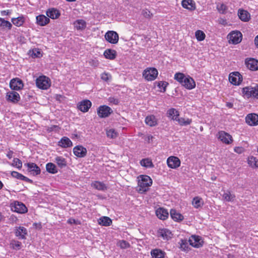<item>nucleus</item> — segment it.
<instances>
[{"instance_id":"obj_1","label":"nucleus","mask_w":258,"mask_h":258,"mask_svg":"<svg viewBox=\"0 0 258 258\" xmlns=\"http://www.w3.org/2000/svg\"><path fill=\"white\" fill-rule=\"evenodd\" d=\"M138 189L140 194H144L147 192L152 185L153 181L151 178L147 175H141L138 177Z\"/></svg>"},{"instance_id":"obj_2","label":"nucleus","mask_w":258,"mask_h":258,"mask_svg":"<svg viewBox=\"0 0 258 258\" xmlns=\"http://www.w3.org/2000/svg\"><path fill=\"white\" fill-rule=\"evenodd\" d=\"M241 95L246 99H258V84L244 87L241 89Z\"/></svg>"},{"instance_id":"obj_3","label":"nucleus","mask_w":258,"mask_h":258,"mask_svg":"<svg viewBox=\"0 0 258 258\" xmlns=\"http://www.w3.org/2000/svg\"><path fill=\"white\" fill-rule=\"evenodd\" d=\"M143 77L147 81L155 80L158 75V70L155 68H147L143 72Z\"/></svg>"},{"instance_id":"obj_4","label":"nucleus","mask_w":258,"mask_h":258,"mask_svg":"<svg viewBox=\"0 0 258 258\" xmlns=\"http://www.w3.org/2000/svg\"><path fill=\"white\" fill-rule=\"evenodd\" d=\"M37 87L42 90H47L51 86L50 79L45 76H40L36 80Z\"/></svg>"},{"instance_id":"obj_5","label":"nucleus","mask_w":258,"mask_h":258,"mask_svg":"<svg viewBox=\"0 0 258 258\" xmlns=\"http://www.w3.org/2000/svg\"><path fill=\"white\" fill-rule=\"evenodd\" d=\"M227 39L230 44H237L241 42L242 34L238 30L232 31L228 34Z\"/></svg>"},{"instance_id":"obj_6","label":"nucleus","mask_w":258,"mask_h":258,"mask_svg":"<svg viewBox=\"0 0 258 258\" xmlns=\"http://www.w3.org/2000/svg\"><path fill=\"white\" fill-rule=\"evenodd\" d=\"M216 137L218 140L227 145H230L233 142L232 136L223 131H219Z\"/></svg>"},{"instance_id":"obj_7","label":"nucleus","mask_w":258,"mask_h":258,"mask_svg":"<svg viewBox=\"0 0 258 258\" xmlns=\"http://www.w3.org/2000/svg\"><path fill=\"white\" fill-rule=\"evenodd\" d=\"M228 79L230 83L235 86H239L243 81L242 76L238 72L230 73Z\"/></svg>"},{"instance_id":"obj_8","label":"nucleus","mask_w":258,"mask_h":258,"mask_svg":"<svg viewBox=\"0 0 258 258\" xmlns=\"http://www.w3.org/2000/svg\"><path fill=\"white\" fill-rule=\"evenodd\" d=\"M12 211L20 214H24L27 212L28 209L26 206L22 202L15 201L11 205Z\"/></svg>"},{"instance_id":"obj_9","label":"nucleus","mask_w":258,"mask_h":258,"mask_svg":"<svg viewBox=\"0 0 258 258\" xmlns=\"http://www.w3.org/2000/svg\"><path fill=\"white\" fill-rule=\"evenodd\" d=\"M113 112L112 109L105 105L100 106L97 110V113L100 118H106Z\"/></svg>"},{"instance_id":"obj_10","label":"nucleus","mask_w":258,"mask_h":258,"mask_svg":"<svg viewBox=\"0 0 258 258\" xmlns=\"http://www.w3.org/2000/svg\"><path fill=\"white\" fill-rule=\"evenodd\" d=\"M105 40L112 44H116L119 40V35L117 32L114 31H108L105 34Z\"/></svg>"},{"instance_id":"obj_11","label":"nucleus","mask_w":258,"mask_h":258,"mask_svg":"<svg viewBox=\"0 0 258 258\" xmlns=\"http://www.w3.org/2000/svg\"><path fill=\"white\" fill-rule=\"evenodd\" d=\"M167 164L168 167L171 169H177L181 165V161L176 156H170L167 159Z\"/></svg>"},{"instance_id":"obj_12","label":"nucleus","mask_w":258,"mask_h":258,"mask_svg":"<svg viewBox=\"0 0 258 258\" xmlns=\"http://www.w3.org/2000/svg\"><path fill=\"white\" fill-rule=\"evenodd\" d=\"M6 99L9 102L17 104L20 100L21 97L19 94L17 92L9 91L6 93Z\"/></svg>"},{"instance_id":"obj_13","label":"nucleus","mask_w":258,"mask_h":258,"mask_svg":"<svg viewBox=\"0 0 258 258\" xmlns=\"http://www.w3.org/2000/svg\"><path fill=\"white\" fill-rule=\"evenodd\" d=\"M92 102L88 99H84L79 102L77 105V108L81 111L85 113L89 111L92 106Z\"/></svg>"},{"instance_id":"obj_14","label":"nucleus","mask_w":258,"mask_h":258,"mask_svg":"<svg viewBox=\"0 0 258 258\" xmlns=\"http://www.w3.org/2000/svg\"><path fill=\"white\" fill-rule=\"evenodd\" d=\"M245 64L247 68L251 71L258 70V60L253 58H246L245 59Z\"/></svg>"},{"instance_id":"obj_15","label":"nucleus","mask_w":258,"mask_h":258,"mask_svg":"<svg viewBox=\"0 0 258 258\" xmlns=\"http://www.w3.org/2000/svg\"><path fill=\"white\" fill-rule=\"evenodd\" d=\"M23 87V83L19 78H14L10 81V87L13 90L19 91L22 89Z\"/></svg>"},{"instance_id":"obj_16","label":"nucleus","mask_w":258,"mask_h":258,"mask_svg":"<svg viewBox=\"0 0 258 258\" xmlns=\"http://www.w3.org/2000/svg\"><path fill=\"white\" fill-rule=\"evenodd\" d=\"M245 122L250 126L258 125V114L254 113L248 114L245 118Z\"/></svg>"},{"instance_id":"obj_17","label":"nucleus","mask_w":258,"mask_h":258,"mask_svg":"<svg viewBox=\"0 0 258 258\" xmlns=\"http://www.w3.org/2000/svg\"><path fill=\"white\" fill-rule=\"evenodd\" d=\"M172 233L170 230L166 228L159 229L157 231V236L164 240H168L172 237Z\"/></svg>"},{"instance_id":"obj_18","label":"nucleus","mask_w":258,"mask_h":258,"mask_svg":"<svg viewBox=\"0 0 258 258\" xmlns=\"http://www.w3.org/2000/svg\"><path fill=\"white\" fill-rule=\"evenodd\" d=\"M27 167V170L33 175H37L40 174L41 170L36 164L32 162H29L25 164Z\"/></svg>"},{"instance_id":"obj_19","label":"nucleus","mask_w":258,"mask_h":258,"mask_svg":"<svg viewBox=\"0 0 258 258\" xmlns=\"http://www.w3.org/2000/svg\"><path fill=\"white\" fill-rule=\"evenodd\" d=\"M181 85L188 90H191L196 87V84L195 80L189 75L186 76Z\"/></svg>"},{"instance_id":"obj_20","label":"nucleus","mask_w":258,"mask_h":258,"mask_svg":"<svg viewBox=\"0 0 258 258\" xmlns=\"http://www.w3.org/2000/svg\"><path fill=\"white\" fill-rule=\"evenodd\" d=\"M74 155L79 158H83L87 155V150L82 145H78L73 148Z\"/></svg>"},{"instance_id":"obj_21","label":"nucleus","mask_w":258,"mask_h":258,"mask_svg":"<svg viewBox=\"0 0 258 258\" xmlns=\"http://www.w3.org/2000/svg\"><path fill=\"white\" fill-rule=\"evenodd\" d=\"M46 15L49 19H57L61 14L60 11L56 8H50L46 10Z\"/></svg>"},{"instance_id":"obj_22","label":"nucleus","mask_w":258,"mask_h":258,"mask_svg":"<svg viewBox=\"0 0 258 258\" xmlns=\"http://www.w3.org/2000/svg\"><path fill=\"white\" fill-rule=\"evenodd\" d=\"M156 216L161 220H165L169 217L168 210L163 207H159L156 210Z\"/></svg>"},{"instance_id":"obj_23","label":"nucleus","mask_w":258,"mask_h":258,"mask_svg":"<svg viewBox=\"0 0 258 258\" xmlns=\"http://www.w3.org/2000/svg\"><path fill=\"white\" fill-rule=\"evenodd\" d=\"M189 244L193 247L199 248L202 246L203 241L199 236L192 235L188 240Z\"/></svg>"},{"instance_id":"obj_24","label":"nucleus","mask_w":258,"mask_h":258,"mask_svg":"<svg viewBox=\"0 0 258 258\" xmlns=\"http://www.w3.org/2000/svg\"><path fill=\"white\" fill-rule=\"evenodd\" d=\"M50 19L48 17L43 14H40L36 17V23L40 26H45L50 23Z\"/></svg>"},{"instance_id":"obj_25","label":"nucleus","mask_w":258,"mask_h":258,"mask_svg":"<svg viewBox=\"0 0 258 258\" xmlns=\"http://www.w3.org/2000/svg\"><path fill=\"white\" fill-rule=\"evenodd\" d=\"M182 7L189 11H194L196 9V4L194 0H182Z\"/></svg>"},{"instance_id":"obj_26","label":"nucleus","mask_w":258,"mask_h":258,"mask_svg":"<svg viewBox=\"0 0 258 258\" xmlns=\"http://www.w3.org/2000/svg\"><path fill=\"white\" fill-rule=\"evenodd\" d=\"M239 18L243 22H248L250 19V13L246 10L240 9L238 10Z\"/></svg>"},{"instance_id":"obj_27","label":"nucleus","mask_w":258,"mask_h":258,"mask_svg":"<svg viewBox=\"0 0 258 258\" xmlns=\"http://www.w3.org/2000/svg\"><path fill=\"white\" fill-rule=\"evenodd\" d=\"M27 234V230L26 228L19 226L16 228L15 235L19 239H25L26 236Z\"/></svg>"},{"instance_id":"obj_28","label":"nucleus","mask_w":258,"mask_h":258,"mask_svg":"<svg viewBox=\"0 0 258 258\" xmlns=\"http://www.w3.org/2000/svg\"><path fill=\"white\" fill-rule=\"evenodd\" d=\"M170 216L173 221L180 222L184 219V216L174 209L170 211Z\"/></svg>"},{"instance_id":"obj_29","label":"nucleus","mask_w":258,"mask_h":258,"mask_svg":"<svg viewBox=\"0 0 258 258\" xmlns=\"http://www.w3.org/2000/svg\"><path fill=\"white\" fill-rule=\"evenodd\" d=\"M167 116L171 119L176 121L179 116V112L174 108H171L167 110Z\"/></svg>"},{"instance_id":"obj_30","label":"nucleus","mask_w":258,"mask_h":258,"mask_svg":"<svg viewBox=\"0 0 258 258\" xmlns=\"http://www.w3.org/2000/svg\"><path fill=\"white\" fill-rule=\"evenodd\" d=\"M58 145L62 148H67L72 147L73 143L69 138L63 137L58 142Z\"/></svg>"},{"instance_id":"obj_31","label":"nucleus","mask_w":258,"mask_h":258,"mask_svg":"<svg viewBox=\"0 0 258 258\" xmlns=\"http://www.w3.org/2000/svg\"><path fill=\"white\" fill-rule=\"evenodd\" d=\"M145 121L150 126H154L158 124V120L154 115H148L146 117Z\"/></svg>"},{"instance_id":"obj_32","label":"nucleus","mask_w":258,"mask_h":258,"mask_svg":"<svg viewBox=\"0 0 258 258\" xmlns=\"http://www.w3.org/2000/svg\"><path fill=\"white\" fill-rule=\"evenodd\" d=\"M103 55L106 58L113 60L116 58L117 53L114 49H107L104 51Z\"/></svg>"},{"instance_id":"obj_33","label":"nucleus","mask_w":258,"mask_h":258,"mask_svg":"<svg viewBox=\"0 0 258 258\" xmlns=\"http://www.w3.org/2000/svg\"><path fill=\"white\" fill-rule=\"evenodd\" d=\"M151 255L154 258H164L166 253L160 249L155 248L151 250Z\"/></svg>"},{"instance_id":"obj_34","label":"nucleus","mask_w":258,"mask_h":258,"mask_svg":"<svg viewBox=\"0 0 258 258\" xmlns=\"http://www.w3.org/2000/svg\"><path fill=\"white\" fill-rule=\"evenodd\" d=\"M98 224L103 226H109L112 224V222L109 217L103 216L98 220Z\"/></svg>"},{"instance_id":"obj_35","label":"nucleus","mask_w":258,"mask_h":258,"mask_svg":"<svg viewBox=\"0 0 258 258\" xmlns=\"http://www.w3.org/2000/svg\"><path fill=\"white\" fill-rule=\"evenodd\" d=\"M204 204L203 200L200 197H196L192 199V205L196 209L201 208L204 205Z\"/></svg>"},{"instance_id":"obj_36","label":"nucleus","mask_w":258,"mask_h":258,"mask_svg":"<svg viewBox=\"0 0 258 258\" xmlns=\"http://www.w3.org/2000/svg\"><path fill=\"white\" fill-rule=\"evenodd\" d=\"M54 161L58 167L60 168H64L67 165L66 159L62 156H56L55 158Z\"/></svg>"},{"instance_id":"obj_37","label":"nucleus","mask_w":258,"mask_h":258,"mask_svg":"<svg viewBox=\"0 0 258 258\" xmlns=\"http://www.w3.org/2000/svg\"><path fill=\"white\" fill-rule=\"evenodd\" d=\"M11 21L15 26L20 27L25 23V19L23 16L21 15L17 18H12Z\"/></svg>"},{"instance_id":"obj_38","label":"nucleus","mask_w":258,"mask_h":258,"mask_svg":"<svg viewBox=\"0 0 258 258\" xmlns=\"http://www.w3.org/2000/svg\"><path fill=\"white\" fill-rule=\"evenodd\" d=\"M11 175L12 177L16 178L17 179H20L21 180H23V181H27V182H31L32 181V180L30 179L26 176H25L21 173H20L17 171H12L11 173Z\"/></svg>"},{"instance_id":"obj_39","label":"nucleus","mask_w":258,"mask_h":258,"mask_svg":"<svg viewBox=\"0 0 258 258\" xmlns=\"http://www.w3.org/2000/svg\"><path fill=\"white\" fill-rule=\"evenodd\" d=\"M74 25L77 30H83L86 27V23L84 20L80 19L76 20Z\"/></svg>"},{"instance_id":"obj_40","label":"nucleus","mask_w":258,"mask_h":258,"mask_svg":"<svg viewBox=\"0 0 258 258\" xmlns=\"http://www.w3.org/2000/svg\"><path fill=\"white\" fill-rule=\"evenodd\" d=\"M140 163L141 166L146 168H153L154 165L150 158H147L142 159Z\"/></svg>"},{"instance_id":"obj_41","label":"nucleus","mask_w":258,"mask_h":258,"mask_svg":"<svg viewBox=\"0 0 258 258\" xmlns=\"http://www.w3.org/2000/svg\"><path fill=\"white\" fill-rule=\"evenodd\" d=\"M46 170L49 173L56 174L58 172V169L56 165L52 163L49 162L46 164Z\"/></svg>"},{"instance_id":"obj_42","label":"nucleus","mask_w":258,"mask_h":258,"mask_svg":"<svg viewBox=\"0 0 258 258\" xmlns=\"http://www.w3.org/2000/svg\"><path fill=\"white\" fill-rule=\"evenodd\" d=\"M91 186L99 190H105L107 189V187L104 183L98 181H95L92 183Z\"/></svg>"},{"instance_id":"obj_43","label":"nucleus","mask_w":258,"mask_h":258,"mask_svg":"<svg viewBox=\"0 0 258 258\" xmlns=\"http://www.w3.org/2000/svg\"><path fill=\"white\" fill-rule=\"evenodd\" d=\"M247 162L248 165L253 168H258V159L253 156H250L248 158Z\"/></svg>"},{"instance_id":"obj_44","label":"nucleus","mask_w":258,"mask_h":258,"mask_svg":"<svg viewBox=\"0 0 258 258\" xmlns=\"http://www.w3.org/2000/svg\"><path fill=\"white\" fill-rule=\"evenodd\" d=\"M106 134L109 139H115L118 136V133L113 128L106 129Z\"/></svg>"},{"instance_id":"obj_45","label":"nucleus","mask_w":258,"mask_h":258,"mask_svg":"<svg viewBox=\"0 0 258 258\" xmlns=\"http://www.w3.org/2000/svg\"><path fill=\"white\" fill-rule=\"evenodd\" d=\"M176 121L181 126H185L190 124L192 122V119L188 118L178 117Z\"/></svg>"},{"instance_id":"obj_46","label":"nucleus","mask_w":258,"mask_h":258,"mask_svg":"<svg viewBox=\"0 0 258 258\" xmlns=\"http://www.w3.org/2000/svg\"><path fill=\"white\" fill-rule=\"evenodd\" d=\"M216 8L218 12L221 14H225L228 10L227 6L223 3L218 4Z\"/></svg>"},{"instance_id":"obj_47","label":"nucleus","mask_w":258,"mask_h":258,"mask_svg":"<svg viewBox=\"0 0 258 258\" xmlns=\"http://www.w3.org/2000/svg\"><path fill=\"white\" fill-rule=\"evenodd\" d=\"M0 27L7 28L11 30L12 28V24L8 21L5 20L4 18H0Z\"/></svg>"},{"instance_id":"obj_48","label":"nucleus","mask_w":258,"mask_h":258,"mask_svg":"<svg viewBox=\"0 0 258 258\" xmlns=\"http://www.w3.org/2000/svg\"><path fill=\"white\" fill-rule=\"evenodd\" d=\"M186 77L183 73L178 72L175 74L174 79L181 85Z\"/></svg>"},{"instance_id":"obj_49","label":"nucleus","mask_w":258,"mask_h":258,"mask_svg":"<svg viewBox=\"0 0 258 258\" xmlns=\"http://www.w3.org/2000/svg\"><path fill=\"white\" fill-rule=\"evenodd\" d=\"M195 36L197 40L199 41H203L206 38V35L205 33L200 30H198L196 31Z\"/></svg>"},{"instance_id":"obj_50","label":"nucleus","mask_w":258,"mask_h":258,"mask_svg":"<svg viewBox=\"0 0 258 258\" xmlns=\"http://www.w3.org/2000/svg\"><path fill=\"white\" fill-rule=\"evenodd\" d=\"M117 246H119L121 249H125L129 248L131 246L130 243L124 240H119L116 244Z\"/></svg>"},{"instance_id":"obj_51","label":"nucleus","mask_w":258,"mask_h":258,"mask_svg":"<svg viewBox=\"0 0 258 258\" xmlns=\"http://www.w3.org/2000/svg\"><path fill=\"white\" fill-rule=\"evenodd\" d=\"M22 243L21 242L13 240L10 242V247L13 249L19 250L21 248Z\"/></svg>"},{"instance_id":"obj_52","label":"nucleus","mask_w":258,"mask_h":258,"mask_svg":"<svg viewBox=\"0 0 258 258\" xmlns=\"http://www.w3.org/2000/svg\"><path fill=\"white\" fill-rule=\"evenodd\" d=\"M222 197L224 200L227 202L233 201L235 197V196L234 195L231 194L230 191L229 190L225 192Z\"/></svg>"},{"instance_id":"obj_53","label":"nucleus","mask_w":258,"mask_h":258,"mask_svg":"<svg viewBox=\"0 0 258 258\" xmlns=\"http://www.w3.org/2000/svg\"><path fill=\"white\" fill-rule=\"evenodd\" d=\"M169 85L168 83L166 81H159L158 83L157 86L161 89V92H165L166 90V87Z\"/></svg>"},{"instance_id":"obj_54","label":"nucleus","mask_w":258,"mask_h":258,"mask_svg":"<svg viewBox=\"0 0 258 258\" xmlns=\"http://www.w3.org/2000/svg\"><path fill=\"white\" fill-rule=\"evenodd\" d=\"M11 165L18 168L19 169H21L22 167V162L19 159L15 158L13 159Z\"/></svg>"},{"instance_id":"obj_55","label":"nucleus","mask_w":258,"mask_h":258,"mask_svg":"<svg viewBox=\"0 0 258 258\" xmlns=\"http://www.w3.org/2000/svg\"><path fill=\"white\" fill-rule=\"evenodd\" d=\"M31 56L33 57H40L42 56L41 51L39 48H34L32 50Z\"/></svg>"},{"instance_id":"obj_56","label":"nucleus","mask_w":258,"mask_h":258,"mask_svg":"<svg viewBox=\"0 0 258 258\" xmlns=\"http://www.w3.org/2000/svg\"><path fill=\"white\" fill-rule=\"evenodd\" d=\"M142 14L145 18L147 19H151L153 16V14L151 13L150 11L147 9L143 10L142 12Z\"/></svg>"},{"instance_id":"obj_57","label":"nucleus","mask_w":258,"mask_h":258,"mask_svg":"<svg viewBox=\"0 0 258 258\" xmlns=\"http://www.w3.org/2000/svg\"><path fill=\"white\" fill-rule=\"evenodd\" d=\"M180 247L184 250L188 249V242L186 239H181L180 241Z\"/></svg>"},{"instance_id":"obj_58","label":"nucleus","mask_w":258,"mask_h":258,"mask_svg":"<svg viewBox=\"0 0 258 258\" xmlns=\"http://www.w3.org/2000/svg\"><path fill=\"white\" fill-rule=\"evenodd\" d=\"M101 79L104 81L107 82L111 79V76L108 73L104 72L101 75Z\"/></svg>"},{"instance_id":"obj_59","label":"nucleus","mask_w":258,"mask_h":258,"mask_svg":"<svg viewBox=\"0 0 258 258\" xmlns=\"http://www.w3.org/2000/svg\"><path fill=\"white\" fill-rule=\"evenodd\" d=\"M60 127L56 125H52L48 127L47 131L49 132H52L53 131H58L60 130Z\"/></svg>"},{"instance_id":"obj_60","label":"nucleus","mask_w":258,"mask_h":258,"mask_svg":"<svg viewBox=\"0 0 258 258\" xmlns=\"http://www.w3.org/2000/svg\"><path fill=\"white\" fill-rule=\"evenodd\" d=\"M218 23L223 26H226L227 25V20L225 18H220L218 20Z\"/></svg>"},{"instance_id":"obj_61","label":"nucleus","mask_w":258,"mask_h":258,"mask_svg":"<svg viewBox=\"0 0 258 258\" xmlns=\"http://www.w3.org/2000/svg\"><path fill=\"white\" fill-rule=\"evenodd\" d=\"M108 101L110 103H113L115 105H117L119 103V101L117 99L114 97H109Z\"/></svg>"},{"instance_id":"obj_62","label":"nucleus","mask_w":258,"mask_h":258,"mask_svg":"<svg viewBox=\"0 0 258 258\" xmlns=\"http://www.w3.org/2000/svg\"><path fill=\"white\" fill-rule=\"evenodd\" d=\"M234 151L237 153L241 154L243 152L244 149L241 147H236L234 148Z\"/></svg>"},{"instance_id":"obj_63","label":"nucleus","mask_w":258,"mask_h":258,"mask_svg":"<svg viewBox=\"0 0 258 258\" xmlns=\"http://www.w3.org/2000/svg\"><path fill=\"white\" fill-rule=\"evenodd\" d=\"M91 65H93L95 67H97L99 64V61L97 60L92 59L89 62Z\"/></svg>"},{"instance_id":"obj_64","label":"nucleus","mask_w":258,"mask_h":258,"mask_svg":"<svg viewBox=\"0 0 258 258\" xmlns=\"http://www.w3.org/2000/svg\"><path fill=\"white\" fill-rule=\"evenodd\" d=\"M254 42L255 47L258 48V35L254 38Z\"/></svg>"}]
</instances>
